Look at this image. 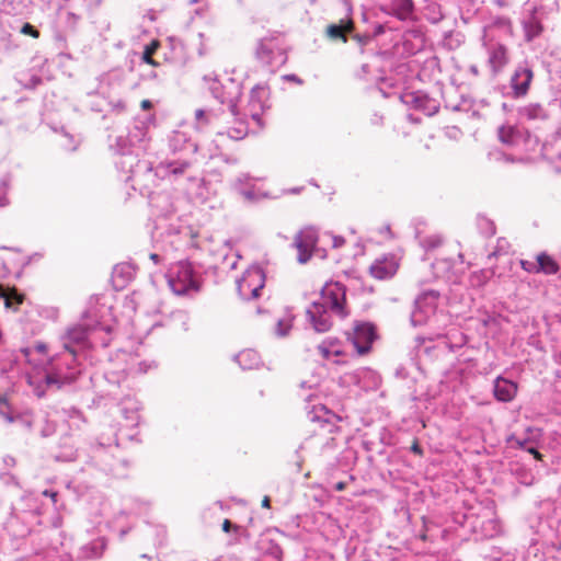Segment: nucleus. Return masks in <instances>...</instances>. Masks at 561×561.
<instances>
[{
	"mask_svg": "<svg viewBox=\"0 0 561 561\" xmlns=\"http://www.w3.org/2000/svg\"><path fill=\"white\" fill-rule=\"evenodd\" d=\"M149 118H136L127 129L126 135L116 136L110 149L118 156L115 165L124 173H134L139 164V157L146 150L149 140Z\"/></svg>",
	"mask_w": 561,
	"mask_h": 561,
	"instance_id": "nucleus-1",
	"label": "nucleus"
},
{
	"mask_svg": "<svg viewBox=\"0 0 561 561\" xmlns=\"http://www.w3.org/2000/svg\"><path fill=\"white\" fill-rule=\"evenodd\" d=\"M82 371V364L78 356L60 352L49 358L43 377L45 390H59L66 385L75 382Z\"/></svg>",
	"mask_w": 561,
	"mask_h": 561,
	"instance_id": "nucleus-2",
	"label": "nucleus"
},
{
	"mask_svg": "<svg viewBox=\"0 0 561 561\" xmlns=\"http://www.w3.org/2000/svg\"><path fill=\"white\" fill-rule=\"evenodd\" d=\"M165 277L171 290L176 295H186L190 291L199 290L198 274L188 261H179L171 264Z\"/></svg>",
	"mask_w": 561,
	"mask_h": 561,
	"instance_id": "nucleus-3",
	"label": "nucleus"
},
{
	"mask_svg": "<svg viewBox=\"0 0 561 561\" xmlns=\"http://www.w3.org/2000/svg\"><path fill=\"white\" fill-rule=\"evenodd\" d=\"M205 80H209V91L211 95L221 104L227 105L230 116L237 117L238 101L241 95L240 84L232 78H228L227 84L221 83L217 78L209 79L205 77Z\"/></svg>",
	"mask_w": 561,
	"mask_h": 561,
	"instance_id": "nucleus-4",
	"label": "nucleus"
},
{
	"mask_svg": "<svg viewBox=\"0 0 561 561\" xmlns=\"http://www.w3.org/2000/svg\"><path fill=\"white\" fill-rule=\"evenodd\" d=\"M320 300L313 301V304H321L324 308L341 319L348 317L346 309V287L340 282H327L320 291Z\"/></svg>",
	"mask_w": 561,
	"mask_h": 561,
	"instance_id": "nucleus-5",
	"label": "nucleus"
},
{
	"mask_svg": "<svg viewBox=\"0 0 561 561\" xmlns=\"http://www.w3.org/2000/svg\"><path fill=\"white\" fill-rule=\"evenodd\" d=\"M254 55L260 64L271 69V72H274L287 60L284 49L274 36L259 39Z\"/></svg>",
	"mask_w": 561,
	"mask_h": 561,
	"instance_id": "nucleus-6",
	"label": "nucleus"
},
{
	"mask_svg": "<svg viewBox=\"0 0 561 561\" xmlns=\"http://www.w3.org/2000/svg\"><path fill=\"white\" fill-rule=\"evenodd\" d=\"M438 297V293L428 290L421 294L414 300V308L410 317V322L413 327L426 324L431 317L435 314Z\"/></svg>",
	"mask_w": 561,
	"mask_h": 561,
	"instance_id": "nucleus-7",
	"label": "nucleus"
},
{
	"mask_svg": "<svg viewBox=\"0 0 561 561\" xmlns=\"http://www.w3.org/2000/svg\"><path fill=\"white\" fill-rule=\"evenodd\" d=\"M534 80L533 65L528 60L518 62L510 78L511 94L514 99L525 98Z\"/></svg>",
	"mask_w": 561,
	"mask_h": 561,
	"instance_id": "nucleus-8",
	"label": "nucleus"
},
{
	"mask_svg": "<svg viewBox=\"0 0 561 561\" xmlns=\"http://www.w3.org/2000/svg\"><path fill=\"white\" fill-rule=\"evenodd\" d=\"M376 339V327L370 322H355L353 332L347 333V340L359 355L369 353Z\"/></svg>",
	"mask_w": 561,
	"mask_h": 561,
	"instance_id": "nucleus-9",
	"label": "nucleus"
},
{
	"mask_svg": "<svg viewBox=\"0 0 561 561\" xmlns=\"http://www.w3.org/2000/svg\"><path fill=\"white\" fill-rule=\"evenodd\" d=\"M88 334L89 330L85 324H79L68 329L61 337L62 352L71 353L73 356L80 357L81 354L89 348Z\"/></svg>",
	"mask_w": 561,
	"mask_h": 561,
	"instance_id": "nucleus-10",
	"label": "nucleus"
},
{
	"mask_svg": "<svg viewBox=\"0 0 561 561\" xmlns=\"http://www.w3.org/2000/svg\"><path fill=\"white\" fill-rule=\"evenodd\" d=\"M500 140L508 146L524 144L526 150L534 151L539 145V138L533 136L528 130L515 126H501L499 128Z\"/></svg>",
	"mask_w": 561,
	"mask_h": 561,
	"instance_id": "nucleus-11",
	"label": "nucleus"
},
{
	"mask_svg": "<svg viewBox=\"0 0 561 561\" xmlns=\"http://www.w3.org/2000/svg\"><path fill=\"white\" fill-rule=\"evenodd\" d=\"M545 15L546 11L542 5H534L524 14L522 26L525 42L530 43L541 36L545 30L542 24Z\"/></svg>",
	"mask_w": 561,
	"mask_h": 561,
	"instance_id": "nucleus-12",
	"label": "nucleus"
},
{
	"mask_svg": "<svg viewBox=\"0 0 561 561\" xmlns=\"http://www.w3.org/2000/svg\"><path fill=\"white\" fill-rule=\"evenodd\" d=\"M483 46L488 54V66L493 77L499 76L510 62L508 48L495 41H486Z\"/></svg>",
	"mask_w": 561,
	"mask_h": 561,
	"instance_id": "nucleus-13",
	"label": "nucleus"
},
{
	"mask_svg": "<svg viewBox=\"0 0 561 561\" xmlns=\"http://www.w3.org/2000/svg\"><path fill=\"white\" fill-rule=\"evenodd\" d=\"M317 243L318 231L312 227L305 228L296 234L294 245L298 250L297 260L300 264H305L310 260Z\"/></svg>",
	"mask_w": 561,
	"mask_h": 561,
	"instance_id": "nucleus-14",
	"label": "nucleus"
},
{
	"mask_svg": "<svg viewBox=\"0 0 561 561\" xmlns=\"http://www.w3.org/2000/svg\"><path fill=\"white\" fill-rule=\"evenodd\" d=\"M401 50L399 44H396L397 53L404 57H410L422 51L425 47V34L421 28H409L402 34Z\"/></svg>",
	"mask_w": 561,
	"mask_h": 561,
	"instance_id": "nucleus-15",
	"label": "nucleus"
},
{
	"mask_svg": "<svg viewBox=\"0 0 561 561\" xmlns=\"http://www.w3.org/2000/svg\"><path fill=\"white\" fill-rule=\"evenodd\" d=\"M169 149L172 156H197L198 145L186 133L175 130L169 136Z\"/></svg>",
	"mask_w": 561,
	"mask_h": 561,
	"instance_id": "nucleus-16",
	"label": "nucleus"
},
{
	"mask_svg": "<svg viewBox=\"0 0 561 561\" xmlns=\"http://www.w3.org/2000/svg\"><path fill=\"white\" fill-rule=\"evenodd\" d=\"M197 162V156H172L160 163V169H162L165 174L179 178L187 174Z\"/></svg>",
	"mask_w": 561,
	"mask_h": 561,
	"instance_id": "nucleus-17",
	"label": "nucleus"
},
{
	"mask_svg": "<svg viewBox=\"0 0 561 561\" xmlns=\"http://www.w3.org/2000/svg\"><path fill=\"white\" fill-rule=\"evenodd\" d=\"M329 311L330 309L324 308L323 305L313 302L307 309V319L316 332L324 333L332 328V319Z\"/></svg>",
	"mask_w": 561,
	"mask_h": 561,
	"instance_id": "nucleus-18",
	"label": "nucleus"
},
{
	"mask_svg": "<svg viewBox=\"0 0 561 561\" xmlns=\"http://www.w3.org/2000/svg\"><path fill=\"white\" fill-rule=\"evenodd\" d=\"M402 101L428 116L436 114L439 108L438 102L422 91L407 93L402 96Z\"/></svg>",
	"mask_w": 561,
	"mask_h": 561,
	"instance_id": "nucleus-19",
	"label": "nucleus"
},
{
	"mask_svg": "<svg viewBox=\"0 0 561 561\" xmlns=\"http://www.w3.org/2000/svg\"><path fill=\"white\" fill-rule=\"evenodd\" d=\"M54 458L56 461L62 462H71L78 458V447L73 435L65 434L60 437Z\"/></svg>",
	"mask_w": 561,
	"mask_h": 561,
	"instance_id": "nucleus-20",
	"label": "nucleus"
},
{
	"mask_svg": "<svg viewBox=\"0 0 561 561\" xmlns=\"http://www.w3.org/2000/svg\"><path fill=\"white\" fill-rule=\"evenodd\" d=\"M517 393V383L499 376L493 382L494 398L500 402H511Z\"/></svg>",
	"mask_w": 561,
	"mask_h": 561,
	"instance_id": "nucleus-21",
	"label": "nucleus"
},
{
	"mask_svg": "<svg viewBox=\"0 0 561 561\" xmlns=\"http://www.w3.org/2000/svg\"><path fill=\"white\" fill-rule=\"evenodd\" d=\"M107 541L104 537H99L90 542L81 546L78 550V559L79 560H96L103 556L104 550L106 549Z\"/></svg>",
	"mask_w": 561,
	"mask_h": 561,
	"instance_id": "nucleus-22",
	"label": "nucleus"
},
{
	"mask_svg": "<svg viewBox=\"0 0 561 561\" xmlns=\"http://www.w3.org/2000/svg\"><path fill=\"white\" fill-rule=\"evenodd\" d=\"M256 549L261 554V561H282L283 550L274 540L262 537L256 542Z\"/></svg>",
	"mask_w": 561,
	"mask_h": 561,
	"instance_id": "nucleus-23",
	"label": "nucleus"
},
{
	"mask_svg": "<svg viewBox=\"0 0 561 561\" xmlns=\"http://www.w3.org/2000/svg\"><path fill=\"white\" fill-rule=\"evenodd\" d=\"M530 264L531 268L526 267V263L522 262V267L527 272L543 273L546 275H553L559 271V264L557 261L547 253H540L537 256V262Z\"/></svg>",
	"mask_w": 561,
	"mask_h": 561,
	"instance_id": "nucleus-24",
	"label": "nucleus"
},
{
	"mask_svg": "<svg viewBox=\"0 0 561 561\" xmlns=\"http://www.w3.org/2000/svg\"><path fill=\"white\" fill-rule=\"evenodd\" d=\"M87 95L91 98V100L89 101V106L92 112L104 113L108 110L124 107L122 101L113 103L112 101H108L104 95H102L99 91H88Z\"/></svg>",
	"mask_w": 561,
	"mask_h": 561,
	"instance_id": "nucleus-25",
	"label": "nucleus"
},
{
	"mask_svg": "<svg viewBox=\"0 0 561 561\" xmlns=\"http://www.w3.org/2000/svg\"><path fill=\"white\" fill-rule=\"evenodd\" d=\"M400 20H407L413 15L414 3L412 0H389L386 8L381 9Z\"/></svg>",
	"mask_w": 561,
	"mask_h": 561,
	"instance_id": "nucleus-26",
	"label": "nucleus"
},
{
	"mask_svg": "<svg viewBox=\"0 0 561 561\" xmlns=\"http://www.w3.org/2000/svg\"><path fill=\"white\" fill-rule=\"evenodd\" d=\"M518 116L528 122H543L549 119L548 111L540 103H529L519 107Z\"/></svg>",
	"mask_w": 561,
	"mask_h": 561,
	"instance_id": "nucleus-27",
	"label": "nucleus"
},
{
	"mask_svg": "<svg viewBox=\"0 0 561 561\" xmlns=\"http://www.w3.org/2000/svg\"><path fill=\"white\" fill-rule=\"evenodd\" d=\"M551 513L548 516L547 523L550 529L556 533V540L551 543L557 550H561V504L556 502L550 503Z\"/></svg>",
	"mask_w": 561,
	"mask_h": 561,
	"instance_id": "nucleus-28",
	"label": "nucleus"
},
{
	"mask_svg": "<svg viewBox=\"0 0 561 561\" xmlns=\"http://www.w3.org/2000/svg\"><path fill=\"white\" fill-rule=\"evenodd\" d=\"M219 115L215 110L198 108L194 114V127L198 131H205L208 127L216 124Z\"/></svg>",
	"mask_w": 561,
	"mask_h": 561,
	"instance_id": "nucleus-29",
	"label": "nucleus"
},
{
	"mask_svg": "<svg viewBox=\"0 0 561 561\" xmlns=\"http://www.w3.org/2000/svg\"><path fill=\"white\" fill-rule=\"evenodd\" d=\"M135 270L128 263L116 264L112 272V278L117 287H124L134 277Z\"/></svg>",
	"mask_w": 561,
	"mask_h": 561,
	"instance_id": "nucleus-30",
	"label": "nucleus"
},
{
	"mask_svg": "<svg viewBox=\"0 0 561 561\" xmlns=\"http://www.w3.org/2000/svg\"><path fill=\"white\" fill-rule=\"evenodd\" d=\"M234 360L242 369H254L261 365V356L254 350H244L234 356Z\"/></svg>",
	"mask_w": 561,
	"mask_h": 561,
	"instance_id": "nucleus-31",
	"label": "nucleus"
},
{
	"mask_svg": "<svg viewBox=\"0 0 561 561\" xmlns=\"http://www.w3.org/2000/svg\"><path fill=\"white\" fill-rule=\"evenodd\" d=\"M425 16L431 23H438L447 14L448 7L440 3L438 0H425Z\"/></svg>",
	"mask_w": 561,
	"mask_h": 561,
	"instance_id": "nucleus-32",
	"label": "nucleus"
},
{
	"mask_svg": "<svg viewBox=\"0 0 561 561\" xmlns=\"http://www.w3.org/2000/svg\"><path fill=\"white\" fill-rule=\"evenodd\" d=\"M71 8H65L60 9L58 13L59 22L68 30V31H75L79 21L82 18L83 11L77 10L76 12L72 11Z\"/></svg>",
	"mask_w": 561,
	"mask_h": 561,
	"instance_id": "nucleus-33",
	"label": "nucleus"
},
{
	"mask_svg": "<svg viewBox=\"0 0 561 561\" xmlns=\"http://www.w3.org/2000/svg\"><path fill=\"white\" fill-rule=\"evenodd\" d=\"M352 30V22L350 20H342L340 24H331L327 28V34L332 39H342L346 42V34Z\"/></svg>",
	"mask_w": 561,
	"mask_h": 561,
	"instance_id": "nucleus-34",
	"label": "nucleus"
},
{
	"mask_svg": "<svg viewBox=\"0 0 561 561\" xmlns=\"http://www.w3.org/2000/svg\"><path fill=\"white\" fill-rule=\"evenodd\" d=\"M268 96V90L265 84H256L252 88L250 93V102L253 107L264 110L265 101Z\"/></svg>",
	"mask_w": 561,
	"mask_h": 561,
	"instance_id": "nucleus-35",
	"label": "nucleus"
},
{
	"mask_svg": "<svg viewBox=\"0 0 561 561\" xmlns=\"http://www.w3.org/2000/svg\"><path fill=\"white\" fill-rule=\"evenodd\" d=\"M240 280L242 283H248L250 287H255V284L264 286L265 274L261 267H252L247 271V273Z\"/></svg>",
	"mask_w": 561,
	"mask_h": 561,
	"instance_id": "nucleus-36",
	"label": "nucleus"
},
{
	"mask_svg": "<svg viewBox=\"0 0 561 561\" xmlns=\"http://www.w3.org/2000/svg\"><path fill=\"white\" fill-rule=\"evenodd\" d=\"M68 2L69 8L80 10V11H90L96 9L101 5L103 0H66Z\"/></svg>",
	"mask_w": 561,
	"mask_h": 561,
	"instance_id": "nucleus-37",
	"label": "nucleus"
},
{
	"mask_svg": "<svg viewBox=\"0 0 561 561\" xmlns=\"http://www.w3.org/2000/svg\"><path fill=\"white\" fill-rule=\"evenodd\" d=\"M477 227L479 232L484 237H492L495 233L494 222L485 216L479 215L477 217Z\"/></svg>",
	"mask_w": 561,
	"mask_h": 561,
	"instance_id": "nucleus-38",
	"label": "nucleus"
},
{
	"mask_svg": "<svg viewBox=\"0 0 561 561\" xmlns=\"http://www.w3.org/2000/svg\"><path fill=\"white\" fill-rule=\"evenodd\" d=\"M25 296L16 288H10L3 302L7 308L16 309L24 301Z\"/></svg>",
	"mask_w": 561,
	"mask_h": 561,
	"instance_id": "nucleus-39",
	"label": "nucleus"
},
{
	"mask_svg": "<svg viewBox=\"0 0 561 561\" xmlns=\"http://www.w3.org/2000/svg\"><path fill=\"white\" fill-rule=\"evenodd\" d=\"M11 174L5 173L0 179V208L7 207L10 204V199L8 197V191L11 185Z\"/></svg>",
	"mask_w": 561,
	"mask_h": 561,
	"instance_id": "nucleus-40",
	"label": "nucleus"
},
{
	"mask_svg": "<svg viewBox=\"0 0 561 561\" xmlns=\"http://www.w3.org/2000/svg\"><path fill=\"white\" fill-rule=\"evenodd\" d=\"M19 48L12 35H5L0 38V54L10 55Z\"/></svg>",
	"mask_w": 561,
	"mask_h": 561,
	"instance_id": "nucleus-41",
	"label": "nucleus"
},
{
	"mask_svg": "<svg viewBox=\"0 0 561 561\" xmlns=\"http://www.w3.org/2000/svg\"><path fill=\"white\" fill-rule=\"evenodd\" d=\"M0 416H2L7 423H14L18 421H23L21 415L14 414L10 410L9 404L4 400H0Z\"/></svg>",
	"mask_w": 561,
	"mask_h": 561,
	"instance_id": "nucleus-42",
	"label": "nucleus"
},
{
	"mask_svg": "<svg viewBox=\"0 0 561 561\" xmlns=\"http://www.w3.org/2000/svg\"><path fill=\"white\" fill-rule=\"evenodd\" d=\"M467 342V337L463 333L456 332L454 335V341H450L449 336H446V341L444 342L450 352H455L458 348H461Z\"/></svg>",
	"mask_w": 561,
	"mask_h": 561,
	"instance_id": "nucleus-43",
	"label": "nucleus"
},
{
	"mask_svg": "<svg viewBox=\"0 0 561 561\" xmlns=\"http://www.w3.org/2000/svg\"><path fill=\"white\" fill-rule=\"evenodd\" d=\"M159 46H160V44H159L158 41H152L149 45H146L145 49H144V53H142V56H141L142 61H145V62H147L149 65H152V66H157L158 62H156L152 59V55L159 48Z\"/></svg>",
	"mask_w": 561,
	"mask_h": 561,
	"instance_id": "nucleus-44",
	"label": "nucleus"
},
{
	"mask_svg": "<svg viewBox=\"0 0 561 561\" xmlns=\"http://www.w3.org/2000/svg\"><path fill=\"white\" fill-rule=\"evenodd\" d=\"M510 242L505 238H499L495 249L489 254V259L507 254L510 251Z\"/></svg>",
	"mask_w": 561,
	"mask_h": 561,
	"instance_id": "nucleus-45",
	"label": "nucleus"
},
{
	"mask_svg": "<svg viewBox=\"0 0 561 561\" xmlns=\"http://www.w3.org/2000/svg\"><path fill=\"white\" fill-rule=\"evenodd\" d=\"M530 442H531L530 437L519 438L514 434L508 436V438H507V444L510 445V447L519 448L523 450L526 449V447L530 444Z\"/></svg>",
	"mask_w": 561,
	"mask_h": 561,
	"instance_id": "nucleus-46",
	"label": "nucleus"
},
{
	"mask_svg": "<svg viewBox=\"0 0 561 561\" xmlns=\"http://www.w3.org/2000/svg\"><path fill=\"white\" fill-rule=\"evenodd\" d=\"M33 351H36L37 353L45 354L47 352V345L43 342H37L34 346V348L31 347H24L21 348V353L23 354L26 362L31 363V355Z\"/></svg>",
	"mask_w": 561,
	"mask_h": 561,
	"instance_id": "nucleus-47",
	"label": "nucleus"
},
{
	"mask_svg": "<svg viewBox=\"0 0 561 561\" xmlns=\"http://www.w3.org/2000/svg\"><path fill=\"white\" fill-rule=\"evenodd\" d=\"M420 244L426 250H433L442 244V239L438 236H430L420 240Z\"/></svg>",
	"mask_w": 561,
	"mask_h": 561,
	"instance_id": "nucleus-48",
	"label": "nucleus"
},
{
	"mask_svg": "<svg viewBox=\"0 0 561 561\" xmlns=\"http://www.w3.org/2000/svg\"><path fill=\"white\" fill-rule=\"evenodd\" d=\"M227 134L229 138L239 140L247 136L248 127L243 123H240L238 127L230 128Z\"/></svg>",
	"mask_w": 561,
	"mask_h": 561,
	"instance_id": "nucleus-49",
	"label": "nucleus"
},
{
	"mask_svg": "<svg viewBox=\"0 0 561 561\" xmlns=\"http://www.w3.org/2000/svg\"><path fill=\"white\" fill-rule=\"evenodd\" d=\"M19 33L22 34V35H25V36H31L33 38H38L39 37L38 28L36 26H34L33 24L28 23V22H24L19 27Z\"/></svg>",
	"mask_w": 561,
	"mask_h": 561,
	"instance_id": "nucleus-50",
	"label": "nucleus"
},
{
	"mask_svg": "<svg viewBox=\"0 0 561 561\" xmlns=\"http://www.w3.org/2000/svg\"><path fill=\"white\" fill-rule=\"evenodd\" d=\"M0 480L5 485H20L18 478L10 470H0Z\"/></svg>",
	"mask_w": 561,
	"mask_h": 561,
	"instance_id": "nucleus-51",
	"label": "nucleus"
},
{
	"mask_svg": "<svg viewBox=\"0 0 561 561\" xmlns=\"http://www.w3.org/2000/svg\"><path fill=\"white\" fill-rule=\"evenodd\" d=\"M370 273L375 278L385 279L390 276V273L385 268L382 264H374L370 267Z\"/></svg>",
	"mask_w": 561,
	"mask_h": 561,
	"instance_id": "nucleus-52",
	"label": "nucleus"
},
{
	"mask_svg": "<svg viewBox=\"0 0 561 561\" xmlns=\"http://www.w3.org/2000/svg\"><path fill=\"white\" fill-rule=\"evenodd\" d=\"M291 328V324L289 321L279 319L276 323L275 333L276 335L283 337L286 336Z\"/></svg>",
	"mask_w": 561,
	"mask_h": 561,
	"instance_id": "nucleus-53",
	"label": "nucleus"
},
{
	"mask_svg": "<svg viewBox=\"0 0 561 561\" xmlns=\"http://www.w3.org/2000/svg\"><path fill=\"white\" fill-rule=\"evenodd\" d=\"M137 410H138L137 408H133V409H130V411H129V410H128L127 408H125V407H123V408L121 409L122 414L125 416V419L130 420V421H131L133 423H135V424L138 422V417H139V416H138V413H137Z\"/></svg>",
	"mask_w": 561,
	"mask_h": 561,
	"instance_id": "nucleus-54",
	"label": "nucleus"
},
{
	"mask_svg": "<svg viewBox=\"0 0 561 561\" xmlns=\"http://www.w3.org/2000/svg\"><path fill=\"white\" fill-rule=\"evenodd\" d=\"M251 289L252 287H250L248 283L238 282V293L242 299L250 300L249 294Z\"/></svg>",
	"mask_w": 561,
	"mask_h": 561,
	"instance_id": "nucleus-55",
	"label": "nucleus"
},
{
	"mask_svg": "<svg viewBox=\"0 0 561 561\" xmlns=\"http://www.w3.org/2000/svg\"><path fill=\"white\" fill-rule=\"evenodd\" d=\"M489 159L495 160V161H508V162L513 161L512 159H510V157L507 154H505L504 152H502L500 150L490 151Z\"/></svg>",
	"mask_w": 561,
	"mask_h": 561,
	"instance_id": "nucleus-56",
	"label": "nucleus"
},
{
	"mask_svg": "<svg viewBox=\"0 0 561 561\" xmlns=\"http://www.w3.org/2000/svg\"><path fill=\"white\" fill-rule=\"evenodd\" d=\"M16 465V460L11 455H5L2 457V468L0 470H10L14 468Z\"/></svg>",
	"mask_w": 561,
	"mask_h": 561,
	"instance_id": "nucleus-57",
	"label": "nucleus"
},
{
	"mask_svg": "<svg viewBox=\"0 0 561 561\" xmlns=\"http://www.w3.org/2000/svg\"><path fill=\"white\" fill-rule=\"evenodd\" d=\"M525 451L533 455L535 459L541 460V454L538 451L537 447L534 445L533 440L530 444L526 447Z\"/></svg>",
	"mask_w": 561,
	"mask_h": 561,
	"instance_id": "nucleus-58",
	"label": "nucleus"
},
{
	"mask_svg": "<svg viewBox=\"0 0 561 561\" xmlns=\"http://www.w3.org/2000/svg\"><path fill=\"white\" fill-rule=\"evenodd\" d=\"M231 529L238 531L240 529V526L232 524L229 519H225L222 523V530L225 533H230Z\"/></svg>",
	"mask_w": 561,
	"mask_h": 561,
	"instance_id": "nucleus-59",
	"label": "nucleus"
},
{
	"mask_svg": "<svg viewBox=\"0 0 561 561\" xmlns=\"http://www.w3.org/2000/svg\"><path fill=\"white\" fill-rule=\"evenodd\" d=\"M355 38L357 39V42L360 46L366 45L374 39L373 36L369 34L356 35Z\"/></svg>",
	"mask_w": 561,
	"mask_h": 561,
	"instance_id": "nucleus-60",
	"label": "nucleus"
},
{
	"mask_svg": "<svg viewBox=\"0 0 561 561\" xmlns=\"http://www.w3.org/2000/svg\"><path fill=\"white\" fill-rule=\"evenodd\" d=\"M264 286L262 285H259V284H255V287H252V289L250 290V299H255L257 297H260L261 295V290L263 289Z\"/></svg>",
	"mask_w": 561,
	"mask_h": 561,
	"instance_id": "nucleus-61",
	"label": "nucleus"
},
{
	"mask_svg": "<svg viewBox=\"0 0 561 561\" xmlns=\"http://www.w3.org/2000/svg\"><path fill=\"white\" fill-rule=\"evenodd\" d=\"M240 193L249 201L255 199V193L253 190H240Z\"/></svg>",
	"mask_w": 561,
	"mask_h": 561,
	"instance_id": "nucleus-62",
	"label": "nucleus"
},
{
	"mask_svg": "<svg viewBox=\"0 0 561 561\" xmlns=\"http://www.w3.org/2000/svg\"><path fill=\"white\" fill-rule=\"evenodd\" d=\"M410 450L415 454V455H422L423 454V449L422 447L420 446V444L417 442H414L410 448Z\"/></svg>",
	"mask_w": 561,
	"mask_h": 561,
	"instance_id": "nucleus-63",
	"label": "nucleus"
},
{
	"mask_svg": "<svg viewBox=\"0 0 561 561\" xmlns=\"http://www.w3.org/2000/svg\"><path fill=\"white\" fill-rule=\"evenodd\" d=\"M345 243L343 237L335 236L333 237V248H341Z\"/></svg>",
	"mask_w": 561,
	"mask_h": 561,
	"instance_id": "nucleus-64",
	"label": "nucleus"
}]
</instances>
